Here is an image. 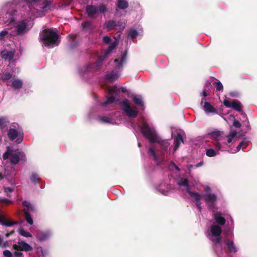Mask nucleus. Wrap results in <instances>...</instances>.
<instances>
[{
  "instance_id": "1",
  "label": "nucleus",
  "mask_w": 257,
  "mask_h": 257,
  "mask_svg": "<svg viewBox=\"0 0 257 257\" xmlns=\"http://www.w3.org/2000/svg\"><path fill=\"white\" fill-rule=\"evenodd\" d=\"M19 6L25 7V13L23 14V20L16 23L15 33L17 36L27 34L32 28L33 24L30 20L41 17L50 9L51 0H16Z\"/></svg>"
},
{
  "instance_id": "2",
  "label": "nucleus",
  "mask_w": 257,
  "mask_h": 257,
  "mask_svg": "<svg viewBox=\"0 0 257 257\" xmlns=\"http://www.w3.org/2000/svg\"><path fill=\"white\" fill-rule=\"evenodd\" d=\"M106 101L102 102L99 107V112L96 119L101 123L115 124V119L113 117L114 112H108L111 109V105L119 96L120 91L116 87H108L106 89Z\"/></svg>"
},
{
  "instance_id": "3",
  "label": "nucleus",
  "mask_w": 257,
  "mask_h": 257,
  "mask_svg": "<svg viewBox=\"0 0 257 257\" xmlns=\"http://www.w3.org/2000/svg\"><path fill=\"white\" fill-rule=\"evenodd\" d=\"M138 127L145 137L148 139L151 144L157 143L163 150V154L170 152V143L169 140H163L157 134L154 126L144 120L142 125H138Z\"/></svg>"
},
{
  "instance_id": "4",
  "label": "nucleus",
  "mask_w": 257,
  "mask_h": 257,
  "mask_svg": "<svg viewBox=\"0 0 257 257\" xmlns=\"http://www.w3.org/2000/svg\"><path fill=\"white\" fill-rule=\"evenodd\" d=\"M223 240L220 241L219 245H215L213 248L218 257H222L221 254L223 251L227 253H235L238 249L234 243L233 233L232 231H226L224 233Z\"/></svg>"
},
{
  "instance_id": "5",
  "label": "nucleus",
  "mask_w": 257,
  "mask_h": 257,
  "mask_svg": "<svg viewBox=\"0 0 257 257\" xmlns=\"http://www.w3.org/2000/svg\"><path fill=\"white\" fill-rule=\"evenodd\" d=\"M109 44L110 45L107 50L105 51L104 56H100L98 60L94 63L88 64L79 69V73L81 76L85 78L86 75L96 71L99 69L102 63L107 58L112 51L116 47L117 42L116 40H115L112 42H111Z\"/></svg>"
},
{
  "instance_id": "6",
  "label": "nucleus",
  "mask_w": 257,
  "mask_h": 257,
  "mask_svg": "<svg viewBox=\"0 0 257 257\" xmlns=\"http://www.w3.org/2000/svg\"><path fill=\"white\" fill-rule=\"evenodd\" d=\"M109 44L110 45L107 50L105 51L104 56H100L98 60L94 63L88 64L79 69V73L81 76L85 78L86 75L96 71L99 69L102 63L107 58L112 51L116 47L117 42L116 40H115L112 42H111Z\"/></svg>"
},
{
  "instance_id": "7",
  "label": "nucleus",
  "mask_w": 257,
  "mask_h": 257,
  "mask_svg": "<svg viewBox=\"0 0 257 257\" xmlns=\"http://www.w3.org/2000/svg\"><path fill=\"white\" fill-rule=\"evenodd\" d=\"M40 41L45 47L53 48L59 44V36L53 29H45L39 35Z\"/></svg>"
},
{
  "instance_id": "8",
  "label": "nucleus",
  "mask_w": 257,
  "mask_h": 257,
  "mask_svg": "<svg viewBox=\"0 0 257 257\" xmlns=\"http://www.w3.org/2000/svg\"><path fill=\"white\" fill-rule=\"evenodd\" d=\"M126 59V52L121 53L118 58L113 61L114 69L111 71L108 72L104 76V79L112 82L117 80L120 76V69L122 67L123 64L125 62Z\"/></svg>"
},
{
  "instance_id": "9",
  "label": "nucleus",
  "mask_w": 257,
  "mask_h": 257,
  "mask_svg": "<svg viewBox=\"0 0 257 257\" xmlns=\"http://www.w3.org/2000/svg\"><path fill=\"white\" fill-rule=\"evenodd\" d=\"M108 11L107 5L103 3L93 5L88 4L85 7V14L90 19L97 18L99 15L105 14Z\"/></svg>"
},
{
  "instance_id": "10",
  "label": "nucleus",
  "mask_w": 257,
  "mask_h": 257,
  "mask_svg": "<svg viewBox=\"0 0 257 257\" xmlns=\"http://www.w3.org/2000/svg\"><path fill=\"white\" fill-rule=\"evenodd\" d=\"M204 193L202 194V198L208 208L212 212H214L217 209L216 207L218 199L217 195L212 193L210 187L207 185L204 187Z\"/></svg>"
},
{
  "instance_id": "11",
  "label": "nucleus",
  "mask_w": 257,
  "mask_h": 257,
  "mask_svg": "<svg viewBox=\"0 0 257 257\" xmlns=\"http://www.w3.org/2000/svg\"><path fill=\"white\" fill-rule=\"evenodd\" d=\"M222 232L221 227L217 224H212L209 226L206 231V236L215 245H219L221 240L220 235Z\"/></svg>"
},
{
  "instance_id": "12",
  "label": "nucleus",
  "mask_w": 257,
  "mask_h": 257,
  "mask_svg": "<svg viewBox=\"0 0 257 257\" xmlns=\"http://www.w3.org/2000/svg\"><path fill=\"white\" fill-rule=\"evenodd\" d=\"M23 132L22 128L16 122L12 123L8 132V137L11 141L16 140L18 144L21 143L23 140Z\"/></svg>"
},
{
  "instance_id": "13",
  "label": "nucleus",
  "mask_w": 257,
  "mask_h": 257,
  "mask_svg": "<svg viewBox=\"0 0 257 257\" xmlns=\"http://www.w3.org/2000/svg\"><path fill=\"white\" fill-rule=\"evenodd\" d=\"M7 150L3 156L4 160H7L10 157V162L13 164H17L20 161H25L26 156L25 154L22 152H17L13 153V148L12 146H9L7 147Z\"/></svg>"
},
{
  "instance_id": "14",
  "label": "nucleus",
  "mask_w": 257,
  "mask_h": 257,
  "mask_svg": "<svg viewBox=\"0 0 257 257\" xmlns=\"http://www.w3.org/2000/svg\"><path fill=\"white\" fill-rule=\"evenodd\" d=\"M120 105L122 109L127 116L132 118L137 117L138 114V110L132 108L128 100L125 99L122 100L120 102Z\"/></svg>"
},
{
  "instance_id": "15",
  "label": "nucleus",
  "mask_w": 257,
  "mask_h": 257,
  "mask_svg": "<svg viewBox=\"0 0 257 257\" xmlns=\"http://www.w3.org/2000/svg\"><path fill=\"white\" fill-rule=\"evenodd\" d=\"M210 135L211 138L215 140V143L214 144L215 147L218 150H220L221 149V142L225 139L223 133L221 131H215L212 132Z\"/></svg>"
},
{
  "instance_id": "16",
  "label": "nucleus",
  "mask_w": 257,
  "mask_h": 257,
  "mask_svg": "<svg viewBox=\"0 0 257 257\" xmlns=\"http://www.w3.org/2000/svg\"><path fill=\"white\" fill-rule=\"evenodd\" d=\"M52 233L50 230H38L35 233V237L40 242H43L49 239L52 235Z\"/></svg>"
},
{
  "instance_id": "17",
  "label": "nucleus",
  "mask_w": 257,
  "mask_h": 257,
  "mask_svg": "<svg viewBox=\"0 0 257 257\" xmlns=\"http://www.w3.org/2000/svg\"><path fill=\"white\" fill-rule=\"evenodd\" d=\"M14 249L19 251H25L26 252L32 251L33 247L24 240L18 241L13 246Z\"/></svg>"
},
{
  "instance_id": "18",
  "label": "nucleus",
  "mask_w": 257,
  "mask_h": 257,
  "mask_svg": "<svg viewBox=\"0 0 257 257\" xmlns=\"http://www.w3.org/2000/svg\"><path fill=\"white\" fill-rule=\"evenodd\" d=\"M223 104L226 107L232 108L238 112L242 111V105L238 100L235 99L230 102L228 100L225 99L223 101Z\"/></svg>"
},
{
  "instance_id": "19",
  "label": "nucleus",
  "mask_w": 257,
  "mask_h": 257,
  "mask_svg": "<svg viewBox=\"0 0 257 257\" xmlns=\"http://www.w3.org/2000/svg\"><path fill=\"white\" fill-rule=\"evenodd\" d=\"M187 193L189 195V196L192 201L195 202L199 211L200 212L201 211V198H202V195L196 192H192L191 190H190Z\"/></svg>"
},
{
  "instance_id": "20",
  "label": "nucleus",
  "mask_w": 257,
  "mask_h": 257,
  "mask_svg": "<svg viewBox=\"0 0 257 257\" xmlns=\"http://www.w3.org/2000/svg\"><path fill=\"white\" fill-rule=\"evenodd\" d=\"M213 212L212 217L215 222L216 223V224L219 226L224 225L226 222V219L223 216V214L220 211L215 212V210Z\"/></svg>"
},
{
  "instance_id": "21",
  "label": "nucleus",
  "mask_w": 257,
  "mask_h": 257,
  "mask_svg": "<svg viewBox=\"0 0 257 257\" xmlns=\"http://www.w3.org/2000/svg\"><path fill=\"white\" fill-rule=\"evenodd\" d=\"M13 71L5 70L0 74V80L6 83L8 86L9 85V80L13 78Z\"/></svg>"
},
{
  "instance_id": "22",
  "label": "nucleus",
  "mask_w": 257,
  "mask_h": 257,
  "mask_svg": "<svg viewBox=\"0 0 257 257\" xmlns=\"http://www.w3.org/2000/svg\"><path fill=\"white\" fill-rule=\"evenodd\" d=\"M206 99L205 98H203L201 101V105L203 107L204 111L206 113H216V110L214 108V107L208 102L205 101Z\"/></svg>"
},
{
  "instance_id": "23",
  "label": "nucleus",
  "mask_w": 257,
  "mask_h": 257,
  "mask_svg": "<svg viewBox=\"0 0 257 257\" xmlns=\"http://www.w3.org/2000/svg\"><path fill=\"white\" fill-rule=\"evenodd\" d=\"M121 26L120 22H116L114 20H109L105 22L104 24V27L108 31L114 29L116 27Z\"/></svg>"
},
{
  "instance_id": "24",
  "label": "nucleus",
  "mask_w": 257,
  "mask_h": 257,
  "mask_svg": "<svg viewBox=\"0 0 257 257\" xmlns=\"http://www.w3.org/2000/svg\"><path fill=\"white\" fill-rule=\"evenodd\" d=\"M237 135L236 131H231L230 134L227 136H225V139L221 142V146L223 144L228 145L232 141V140L235 138Z\"/></svg>"
},
{
  "instance_id": "25",
  "label": "nucleus",
  "mask_w": 257,
  "mask_h": 257,
  "mask_svg": "<svg viewBox=\"0 0 257 257\" xmlns=\"http://www.w3.org/2000/svg\"><path fill=\"white\" fill-rule=\"evenodd\" d=\"M17 221H11L5 220V217L3 214V212H0V224L6 226L7 227H10L14 224H17Z\"/></svg>"
},
{
  "instance_id": "26",
  "label": "nucleus",
  "mask_w": 257,
  "mask_h": 257,
  "mask_svg": "<svg viewBox=\"0 0 257 257\" xmlns=\"http://www.w3.org/2000/svg\"><path fill=\"white\" fill-rule=\"evenodd\" d=\"M23 81L19 78H14L12 80L11 86L15 90L19 89L23 87Z\"/></svg>"
},
{
  "instance_id": "27",
  "label": "nucleus",
  "mask_w": 257,
  "mask_h": 257,
  "mask_svg": "<svg viewBox=\"0 0 257 257\" xmlns=\"http://www.w3.org/2000/svg\"><path fill=\"white\" fill-rule=\"evenodd\" d=\"M82 30L86 32H90L93 29V25L92 22L86 21L82 23Z\"/></svg>"
},
{
  "instance_id": "28",
  "label": "nucleus",
  "mask_w": 257,
  "mask_h": 257,
  "mask_svg": "<svg viewBox=\"0 0 257 257\" xmlns=\"http://www.w3.org/2000/svg\"><path fill=\"white\" fill-rule=\"evenodd\" d=\"M15 54V51H6L2 52L1 56L5 60L10 61L14 58Z\"/></svg>"
},
{
  "instance_id": "29",
  "label": "nucleus",
  "mask_w": 257,
  "mask_h": 257,
  "mask_svg": "<svg viewBox=\"0 0 257 257\" xmlns=\"http://www.w3.org/2000/svg\"><path fill=\"white\" fill-rule=\"evenodd\" d=\"M16 12V11H13L12 12H8L5 14L6 17L4 20L5 23H9V24L14 23L16 21V19L14 17L15 13Z\"/></svg>"
},
{
  "instance_id": "30",
  "label": "nucleus",
  "mask_w": 257,
  "mask_h": 257,
  "mask_svg": "<svg viewBox=\"0 0 257 257\" xmlns=\"http://www.w3.org/2000/svg\"><path fill=\"white\" fill-rule=\"evenodd\" d=\"M177 184L180 187H184L187 192L191 190V186L189 185L188 180L186 178H180L178 181Z\"/></svg>"
},
{
  "instance_id": "31",
  "label": "nucleus",
  "mask_w": 257,
  "mask_h": 257,
  "mask_svg": "<svg viewBox=\"0 0 257 257\" xmlns=\"http://www.w3.org/2000/svg\"><path fill=\"white\" fill-rule=\"evenodd\" d=\"M181 143H183V138L180 134H178L174 139V152L179 148Z\"/></svg>"
},
{
  "instance_id": "32",
  "label": "nucleus",
  "mask_w": 257,
  "mask_h": 257,
  "mask_svg": "<svg viewBox=\"0 0 257 257\" xmlns=\"http://www.w3.org/2000/svg\"><path fill=\"white\" fill-rule=\"evenodd\" d=\"M134 102L139 106H144V102L143 101L142 97L139 95H134L132 96Z\"/></svg>"
},
{
  "instance_id": "33",
  "label": "nucleus",
  "mask_w": 257,
  "mask_h": 257,
  "mask_svg": "<svg viewBox=\"0 0 257 257\" xmlns=\"http://www.w3.org/2000/svg\"><path fill=\"white\" fill-rule=\"evenodd\" d=\"M117 8L121 10H124L128 8V2L126 0H117Z\"/></svg>"
},
{
  "instance_id": "34",
  "label": "nucleus",
  "mask_w": 257,
  "mask_h": 257,
  "mask_svg": "<svg viewBox=\"0 0 257 257\" xmlns=\"http://www.w3.org/2000/svg\"><path fill=\"white\" fill-rule=\"evenodd\" d=\"M9 123V120L7 116L0 117V129L4 130Z\"/></svg>"
},
{
  "instance_id": "35",
  "label": "nucleus",
  "mask_w": 257,
  "mask_h": 257,
  "mask_svg": "<svg viewBox=\"0 0 257 257\" xmlns=\"http://www.w3.org/2000/svg\"><path fill=\"white\" fill-rule=\"evenodd\" d=\"M216 150H214L212 148L207 149L206 150V155L207 156L209 157H212L216 156L219 154V151L220 150H218L217 149L215 148Z\"/></svg>"
},
{
  "instance_id": "36",
  "label": "nucleus",
  "mask_w": 257,
  "mask_h": 257,
  "mask_svg": "<svg viewBox=\"0 0 257 257\" xmlns=\"http://www.w3.org/2000/svg\"><path fill=\"white\" fill-rule=\"evenodd\" d=\"M11 34L8 31L5 29L0 32V40L6 41L7 39L10 38Z\"/></svg>"
},
{
  "instance_id": "37",
  "label": "nucleus",
  "mask_w": 257,
  "mask_h": 257,
  "mask_svg": "<svg viewBox=\"0 0 257 257\" xmlns=\"http://www.w3.org/2000/svg\"><path fill=\"white\" fill-rule=\"evenodd\" d=\"M24 212L25 216V218L27 222L30 225L33 224V220L30 212H28V210H27L26 209H24Z\"/></svg>"
},
{
  "instance_id": "38",
  "label": "nucleus",
  "mask_w": 257,
  "mask_h": 257,
  "mask_svg": "<svg viewBox=\"0 0 257 257\" xmlns=\"http://www.w3.org/2000/svg\"><path fill=\"white\" fill-rule=\"evenodd\" d=\"M140 32H138L136 30L131 29L128 31V36L131 39H134L140 35Z\"/></svg>"
},
{
  "instance_id": "39",
  "label": "nucleus",
  "mask_w": 257,
  "mask_h": 257,
  "mask_svg": "<svg viewBox=\"0 0 257 257\" xmlns=\"http://www.w3.org/2000/svg\"><path fill=\"white\" fill-rule=\"evenodd\" d=\"M213 85L216 88L215 92L217 93L218 92L223 90V87L222 84L219 81H215L213 83Z\"/></svg>"
},
{
  "instance_id": "40",
  "label": "nucleus",
  "mask_w": 257,
  "mask_h": 257,
  "mask_svg": "<svg viewBox=\"0 0 257 257\" xmlns=\"http://www.w3.org/2000/svg\"><path fill=\"white\" fill-rule=\"evenodd\" d=\"M22 204L24 206L26 207L27 208H25L27 210H28V212L33 211L35 210V208L33 205H32L29 202L27 201H24L22 202Z\"/></svg>"
},
{
  "instance_id": "41",
  "label": "nucleus",
  "mask_w": 257,
  "mask_h": 257,
  "mask_svg": "<svg viewBox=\"0 0 257 257\" xmlns=\"http://www.w3.org/2000/svg\"><path fill=\"white\" fill-rule=\"evenodd\" d=\"M18 232H19V233L21 235H22L24 237H32V235L30 232L25 230L22 228H20L19 229Z\"/></svg>"
},
{
  "instance_id": "42",
  "label": "nucleus",
  "mask_w": 257,
  "mask_h": 257,
  "mask_svg": "<svg viewBox=\"0 0 257 257\" xmlns=\"http://www.w3.org/2000/svg\"><path fill=\"white\" fill-rule=\"evenodd\" d=\"M210 83L209 82H206L204 86V89L203 92L201 93V95L203 96L204 97H205L207 95V91L209 90V87L210 86Z\"/></svg>"
},
{
  "instance_id": "43",
  "label": "nucleus",
  "mask_w": 257,
  "mask_h": 257,
  "mask_svg": "<svg viewBox=\"0 0 257 257\" xmlns=\"http://www.w3.org/2000/svg\"><path fill=\"white\" fill-rule=\"evenodd\" d=\"M148 154H149V155H151V156H153V159L155 161H156V162L158 161V158L156 154V153L155 152V150H154L153 146L150 147Z\"/></svg>"
},
{
  "instance_id": "44",
  "label": "nucleus",
  "mask_w": 257,
  "mask_h": 257,
  "mask_svg": "<svg viewBox=\"0 0 257 257\" xmlns=\"http://www.w3.org/2000/svg\"><path fill=\"white\" fill-rule=\"evenodd\" d=\"M30 180L31 182L33 183H39L40 180L39 176L36 173L32 174V175L30 177Z\"/></svg>"
},
{
  "instance_id": "45",
  "label": "nucleus",
  "mask_w": 257,
  "mask_h": 257,
  "mask_svg": "<svg viewBox=\"0 0 257 257\" xmlns=\"http://www.w3.org/2000/svg\"><path fill=\"white\" fill-rule=\"evenodd\" d=\"M4 192L6 193L7 196L9 197L11 196L10 193L13 192L14 191V189L11 187H4Z\"/></svg>"
},
{
  "instance_id": "46",
  "label": "nucleus",
  "mask_w": 257,
  "mask_h": 257,
  "mask_svg": "<svg viewBox=\"0 0 257 257\" xmlns=\"http://www.w3.org/2000/svg\"><path fill=\"white\" fill-rule=\"evenodd\" d=\"M12 202L13 201L9 199L3 197L0 198V203H4L7 204H9L12 203Z\"/></svg>"
},
{
  "instance_id": "47",
  "label": "nucleus",
  "mask_w": 257,
  "mask_h": 257,
  "mask_svg": "<svg viewBox=\"0 0 257 257\" xmlns=\"http://www.w3.org/2000/svg\"><path fill=\"white\" fill-rule=\"evenodd\" d=\"M13 257H24V254L22 251L16 250L13 253Z\"/></svg>"
},
{
  "instance_id": "48",
  "label": "nucleus",
  "mask_w": 257,
  "mask_h": 257,
  "mask_svg": "<svg viewBox=\"0 0 257 257\" xmlns=\"http://www.w3.org/2000/svg\"><path fill=\"white\" fill-rule=\"evenodd\" d=\"M103 42L106 44H108L111 42V40L109 37L105 36L103 38Z\"/></svg>"
},
{
  "instance_id": "49",
  "label": "nucleus",
  "mask_w": 257,
  "mask_h": 257,
  "mask_svg": "<svg viewBox=\"0 0 257 257\" xmlns=\"http://www.w3.org/2000/svg\"><path fill=\"white\" fill-rule=\"evenodd\" d=\"M3 254L6 257H13V254L9 250H5L3 251Z\"/></svg>"
},
{
  "instance_id": "50",
  "label": "nucleus",
  "mask_w": 257,
  "mask_h": 257,
  "mask_svg": "<svg viewBox=\"0 0 257 257\" xmlns=\"http://www.w3.org/2000/svg\"><path fill=\"white\" fill-rule=\"evenodd\" d=\"M242 145V143H240L237 146V147L236 148V149L235 150H234L233 151H232V150H230V151H229L230 153H236L237 152H238L241 148V146Z\"/></svg>"
},
{
  "instance_id": "51",
  "label": "nucleus",
  "mask_w": 257,
  "mask_h": 257,
  "mask_svg": "<svg viewBox=\"0 0 257 257\" xmlns=\"http://www.w3.org/2000/svg\"><path fill=\"white\" fill-rule=\"evenodd\" d=\"M169 168L171 170H173V169L175 168L178 171H180L179 168L173 162H172L170 164Z\"/></svg>"
},
{
  "instance_id": "52",
  "label": "nucleus",
  "mask_w": 257,
  "mask_h": 257,
  "mask_svg": "<svg viewBox=\"0 0 257 257\" xmlns=\"http://www.w3.org/2000/svg\"><path fill=\"white\" fill-rule=\"evenodd\" d=\"M202 164H203V162H200L199 163L195 165V166H194L193 165H190L189 166L188 169L189 171H190L192 168H193L194 167H196V168L199 167L201 166L202 165Z\"/></svg>"
},
{
  "instance_id": "53",
  "label": "nucleus",
  "mask_w": 257,
  "mask_h": 257,
  "mask_svg": "<svg viewBox=\"0 0 257 257\" xmlns=\"http://www.w3.org/2000/svg\"><path fill=\"white\" fill-rule=\"evenodd\" d=\"M233 124V126L235 127H240L241 126V124L239 121L235 119L234 120Z\"/></svg>"
},
{
  "instance_id": "54",
  "label": "nucleus",
  "mask_w": 257,
  "mask_h": 257,
  "mask_svg": "<svg viewBox=\"0 0 257 257\" xmlns=\"http://www.w3.org/2000/svg\"><path fill=\"white\" fill-rule=\"evenodd\" d=\"M240 143H242V145L241 146V148L244 149L246 148L248 146V142L245 141V140L242 141Z\"/></svg>"
},
{
  "instance_id": "55",
  "label": "nucleus",
  "mask_w": 257,
  "mask_h": 257,
  "mask_svg": "<svg viewBox=\"0 0 257 257\" xmlns=\"http://www.w3.org/2000/svg\"><path fill=\"white\" fill-rule=\"evenodd\" d=\"M121 91L123 93H125L126 92V88L125 87H121L120 88Z\"/></svg>"
},
{
  "instance_id": "56",
  "label": "nucleus",
  "mask_w": 257,
  "mask_h": 257,
  "mask_svg": "<svg viewBox=\"0 0 257 257\" xmlns=\"http://www.w3.org/2000/svg\"><path fill=\"white\" fill-rule=\"evenodd\" d=\"M159 191H161V192L164 195H166L167 194V191L164 190L161 191V189H160Z\"/></svg>"
},
{
  "instance_id": "57",
  "label": "nucleus",
  "mask_w": 257,
  "mask_h": 257,
  "mask_svg": "<svg viewBox=\"0 0 257 257\" xmlns=\"http://www.w3.org/2000/svg\"><path fill=\"white\" fill-rule=\"evenodd\" d=\"M13 233H14V231H11V232L10 233H7V234H6V236H7V237H9V235H10V234H13Z\"/></svg>"
},
{
  "instance_id": "58",
  "label": "nucleus",
  "mask_w": 257,
  "mask_h": 257,
  "mask_svg": "<svg viewBox=\"0 0 257 257\" xmlns=\"http://www.w3.org/2000/svg\"><path fill=\"white\" fill-rule=\"evenodd\" d=\"M75 47V45L73 43H71L70 44V47L71 48H74Z\"/></svg>"
},
{
  "instance_id": "59",
  "label": "nucleus",
  "mask_w": 257,
  "mask_h": 257,
  "mask_svg": "<svg viewBox=\"0 0 257 257\" xmlns=\"http://www.w3.org/2000/svg\"><path fill=\"white\" fill-rule=\"evenodd\" d=\"M230 94L231 96H236L234 92H231L230 93Z\"/></svg>"
},
{
  "instance_id": "60",
  "label": "nucleus",
  "mask_w": 257,
  "mask_h": 257,
  "mask_svg": "<svg viewBox=\"0 0 257 257\" xmlns=\"http://www.w3.org/2000/svg\"><path fill=\"white\" fill-rule=\"evenodd\" d=\"M2 245V247H6V246H7V243H6V242H5V243H4V244H3Z\"/></svg>"
},
{
  "instance_id": "61",
  "label": "nucleus",
  "mask_w": 257,
  "mask_h": 257,
  "mask_svg": "<svg viewBox=\"0 0 257 257\" xmlns=\"http://www.w3.org/2000/svg\"><path fill=\"white\" fill-rule=\"evenodd\" d=\"M3 179V175L0 173V181L2 180Z\"/></svg>"
},
{
  "instance_id": "62",
  "label": "nucleus",
  "mask_w": 257,
  "mask_h": 257,
  "mask_svg": "<svg viewBox=\"0 0 257 257\" xmlns=\"http://www.w3.org/2000/svg\"><path fill=\"white\" fill-rule=\"evenodd\" d=\"M2 238L1 236H0V246L2 245Z\"/></svg>"
},
{
  "instance_id": "63",
  "label": "nucleus",
  "mask_w": 257,
  "mask_h": 257,
  "mask_svg": "<svg viewBox=\"0 0 257 257\" xmlns=\"http://www.w3.org/2000/svg\"><path fill=\"white\" fill-rule=\"evenodd\" d=\"M230 221H231V224H232V225H233V219H232V218H230Z\"/></svg>"
},
{
  "instance_id": "64",
  "label": "nucleus",
  "mask_w": 257,
  "mask_h": 257,
  "mask_svg": "<svg viewBox=\"0 0 257 257\" xmlns=\"http://www.w3.org/2000/svg\"><path fill=\"white\" fill-rule=\"evenodd\" d=\"M138 145L139 147H141V143L138 142Z\"/></svg>"
}]
</instances>
